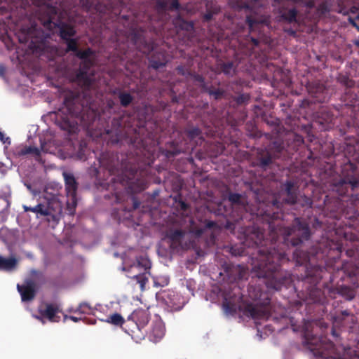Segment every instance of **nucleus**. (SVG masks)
I'll return each mask as SVG.
<instances>
[{"instance_id":"obj_45","label":"nucleus","mask_w":359,"mask_h":359,"mask_svg":"<svg viewBox=\"0 0 359 359\" xmlns=\"http://www.w3.org/2000/svg\"><path fill=\"white\" fill-rule=\"evenodd\" d=\"M156 7L158 11H165L168 10V2L165 0H157Z\"/></svg>"},{"instance_id":"obj_4","label":"nucleus","mask_w":359,"mask_h":359,"mask_svg":"<svg viewBox=\"0 0 359 359\" xmlns=\"http://www.w3.org/2000/svg\"><path fill=\"white\" fill-rule=\"evenodd\" d=\"M330 250L331 248L322 249V244L318 243L309 251L296 249L293 252L296 265L305 266V273L301 274L299 280V284L302 285V292L308 300L313 303H321L323 301V292L318 287V284L323 278L326 268L318 264V262L324 259Z\"/></svg>"},{"instance_id":"obj_48","label":"nucleus","mask_w":359,"mask_h":359,"mask_svg":"<svg viewBox=\"0 0 359 359\" xmlns=\"http://www.w3.org/2000/svg\"><path fill=\"white\" fill-rule=\"evenodd\" d=\"M340 83L346 88H352L354 86V81L347 76H343L340 79Z\"/></svg>"},{"instance_id":"obj_43","label":"nucleus","mask_w":359,"mask_h":359,"mask_svg":"<svg viewBox=\"0 0 359 359\" xmlns=\"http://www.w3.org/2000/svg\"><path fill=\"white\" fill-rule=\"evenodd\" d=\"M92 311V307L87 302H81L75 312H79L83 314H90Z\"/></svg>"},{"instance_id":"obj_33","label":"nucleus","mask_w":359,"mask_h":359,"mask_svg":"<svg viewBox=\"0 0 359 359\" xmlns=\"http://www.w3.org/2000/svg\"><path fill=\"white\" fill-rule=\"evenodd\" d=\"M297 10L294 8L289 9L287 12L281 14L283 20L292 23L297 22Z\"/></svg>"},{"instance_id":"obj_51","label":"nucleus","mask_w":359,"mask_h":359,"mask_svg":"<svg viewBox=\"0 0 359 359\" xmlns=\"http://www.w3.org/2000/svg\"><path fill=\"white\" fill-rule=\"evenodd\" d=\"M359 11V0H353V6L350 8V13H355Z\"/></svg>"},{"instance_id":"obj_37","label":"nucleus","mask_w":359,"mask_h":359,"mask_svg":"<svg viewBox=\"0 0 359 359\" xmlns=\"http://www.w3.org/2000/svg\"><path fill=\"white\" fill-rule=\"evenodd\" d=\"M190 77H191L194 81L198 82L199 83V87L202 89V91L205 89H207V83L205 82V78L198 74L192 73L189 75Z\"/></svg>"},{"instance_id":"obj_26","label":"nucleus","mask_w":359,"mask_h":359,"mask_svg":"<svg viewBox=\"0 0 359 359\" xmlns=\"http://www.w3.org/2000/svg\"><path fill=\"white\" fill-rule=\"evenodd\" d=\"M29 154H32L36 156H39L41 154L40 150L37 147H27V146H20L15 149L13 151V155L15 157H20L22 156H25Z\"/></svg>"},{"instance_id":"obj_25","label":"nucleus","mask_w":359,"mask_h":359,"mask_svg":"<svg viewBox=\"0 0 359 359\" xmlns=\"http://www.w3.org/2000/svg\"><path fill=\"white\" fill-rule=\"evenodd\" d=\"M50 66L54 67L55 72L61 76H66L69 70L67 63L62 57L50 60Z\"/></svg>"},{"instance_id":"obj_58","label":"nucleus","mask_w":359,"mask_h":359,"mask_svg":"<svg viewBox=\"0 0 359 359\" xmlns=\"http://www.w3.org/2000/svg\"><path fill=\"white\" fill-rule=\"evenodd\" d=\"M114 102L112 100H107L106 109L109 111V114H110V111H111L114 109Z\"/></svg>"},{"instance_id":"obj_35","label":"nucleus","mask_w":359,"mask_h":359,"mask_svg":"<svg viewBox=\"0 0 359 359\" xmlns=\"http://www.w3.org/2000/svg\"><path fill=\"white\" fill-rule=\"evenodd\" d=\"M225 250L226 252H229L232 256L234 257L243 256L245 253L243 247L238 246L237 245L226 246L225 247Z\"/></svg>"},{"instance_id":"obj_6","label":"nucleus","mask_w":359,"mask_h":359,"mask_svg":"<svg viewBox=\"0 0 359 359\" xmlns=\"http://www.w3.org/2000/svg\"><path fill=\"white\" fill-rule=\"evenodd\" d=\"M25 212H33L37 219L46 220L54 228L62 217V205L57 194L48 191L44 193L42 200L34 206L23 205Z\"/></svg>"},{"instance_id":"obj_14","label":"nucleus","mask_w":359,"mask_h":359,"mask_svg":"<svg viewBox=\"0 0 359 359\" xmlns=\"http://www.w3.org/2000/svg\"><path fill=\"white\" fill-rule=\"evenodd\" d=\"M67 149V151L65 158H70L83 161L88 159L89 151L85 141L76 143L70 142Z\"/></svg>"},{"instance_id":"obj_60","label":"nucleus","mask_w":359,"mask_h":359,"mask_svg":"<svg viewBox=\"0 0 359 359\" xmlns=\"http://www.w3.org/2000/svg\"><path fill=\"white\" fill-rule=\"evenodd\" d=\"M225 227L227 229H236V225L234 223L230 222V221H227L226 223V225H225Z\"/></svg>"},{"instance_id":"obj_11","label":"nucleus","mask_w":359,"mask_h":359,"mask_svg":"<svg viewBox=\"0 0 359 359\" xmlns=\"http://www.w3.org/2000/svg\"><path fill=\"white\" fill-rule=\"evenodd\" d=\"M65 189L67 192V210L68 214L73 215L75 212V208L77 205L76 192L78 189V183L75 177L71 172H64L62 173Z\"/></svg>"},{"instance_id":"obj_1","label":"nucleus","mask_w":359,"mask_h":359,"mask_svg":"<svg viewBox=\"0 0 359 359\" xmlns=\"http://www.w3.org/2000/svg\"><path fill=\"white\" fill-rule=\"evenodd\" d=\"M268 237L264 230L258 226H248L243 229V245L255 248L249 257L252 278L257 283L250 284L249 297L253 304L246 305L243 314L255 320L278 322L287 317L286 311L279 309L278 313L271 305V292L287 287L291 283L290 273L280 269V265L289 260L285 248L297 247L310 239L311 231L309 224L295 217L292 224L278 229L267 222Z\"/></svg>"},{"instance_id":"obj_63","label":"nucleus","mask_w":359,"mask_h":359,"mask_svg":"<svg viewBox=\"0 0 359 359\" xmlns=\"http://www.w3.org/2000/svg\"><path fill=\"white\" fill-rule=\"evenodd\" d=\"M250 41L253 43L254 46L257 47L259 44V41L257 39H255L253 36H250Z\"/></svg>"},{"instance_id":"obj_9","label":"nucleus","mask_w":359,"mask_h":359,"mask_svg":"<svg viewBox=\"0 0 359 359\" xmlns=\"http://www.w3.org/2000/svg\"><path fill=\"white\" fill-rule=\"evenodd\" d=\"M16 35L19 42L28 43V48L34 53L41 52L49 38V34L44 32L36 22L29 27H22Z\"/></svg>"},{"instance_id":"obj_27","label":"nucleus","mask_w":359,"mask_h":359,"mask_svg":"<svg viewBox=\"0 0 359 359\" xmlns=\"http://www.w3.org/2000/svg\"><path fill=\"white\" fill-rule=\"evenodd\" d=\"M292 205H297L304 209H309L312 208L313 200L305 194L301 195L298 193Z\"/></svg>"},{"instance_id":"obj_64","label":"nucleus","mask_w":359,"mask_h":359,"mask_svg":"<svg viewBox=\"0 0 359 359\" xmlns=\"http://www.w3.org/2000/svg\"><path fill=\"white\" fill-rule=\"evenodd\" d=\"M25 256H26L27 258H29V259H34V258L33 253H32V252H25Z\"/></svg>"},{"instance_id":"obj_56","label":"nucleus","mask_w":359,"mask_h":359,"mask_svg":"<svg viewBox=\"0 0 359 359\" xmlns=\"http://www.w3.org/2000/svg\"><path fill=\"white\" fill-rule=\"evenodd\" d=\"M217 226L216 222L214 221H208L205 224V229H211Z\"/></svg>"},{"instance_id":"obj_42","label":"nucleus","mask_w":359,"mask_h":359,"mask_svg":"<svg viewBox=\"0 0 359 359\" xmlns=\"http://www.w3.org/2000/svg\"><path fill=\"white\" fill-rule=\"evenodd\" d=\"M133 40L135 41V44L138 46L139 41L144 44V47L147 49V53H149L153 50L152 44L148 43L144 39H142L140 36L138 34H135L133 36Z\"/></svg>"},{"instance_id":"obj_47","label":"nucleus","mask_w":359,"mask_h":359,"mask_svg":"<svg viewBox=\"0 0 359 359\" xmlns=\"http://www.w3.org/2000/svg\"><path fill=\"white\" fill-rule=\"evenodd\" d=\"M176 71L177 72V74L186 77H188L190 74H191V72L185 69V67L182 65H178L176 67Z\"/></svg>"},{"instance_id":"obj_8","label":"nucleus","mask_w":359,"mask_h":359,"mask_svg":"<svg viewBox=\"0 0 359 359\" xmlns=\"http://www.w3.org/2000/svg\"><path fill=\"white\" fill-rule=\"evenodd\" d=\"M121 270L129 273L128 277L135 279L141 290H144L149 275L148 271L151 266L150 260L146 256L137 257L134 261L130 260L126 255L121 256Z\"/></svg>"},{"instance_id":"obj_16","label":"nucleus","mask_w":359,"mask_h":359,"mask_svg":"<svg viewBox=\"0 0 359 359\" xmlns=\"http://www.w3.org/2000/svg\"><path fill=\"white\" fill-rule=\"evenodd\" d=\"M53 25L57 29V32L61 39L65 42L67 48L69 44L79 42V39L74 37L76 32L73 26L63 22L53 23Z\"/></svg>"},{"instance_id":"obj_15","label":"nucleus","mask_w":359,"mask_h":359,"mask_svg":"<svg viewBox=\"0 0 359 359\" xmlns=\"http://www.w3.org/2000/svg\"><path fill=\"white\" fill-rule=\"evenodd\" d=\"M219 275L224 276V279L226 278L229 282H234L244 278L246 271L245 267L241 264L225 263L223 265V271L219 272Z\"/></svg>"},{"instance_id":"obj_13","label":"nucleus","mask_w":359,"mask_h":359,"mask_svg":"<svg viewBox=\"0 0 359 359\" xmlns=\"http://www.w3.org/2000/svg\"><path fill=\"white\" fill-rule=\"evenodd\" d=\"M159 299L170 311H177L182 309L185 304V299L174 290H165L158 294Z\"/></svg>"},{"instance_id":"obj_39","label":"nucleus","mask_w":359,"mask_h":359,"mask_svg":"<svg viewBox=\"0 0 359 359\" xmlns=\"http://www.w3.org/2000/svg\"><path fill=\"white\" fill-rule=\"evenodd\" d=\"M8 197L6 196H0V215H4L10 206Z\"/></svg>"},{"instance_id":"obj_23","label":"nucleus","mask_w":359,"mask_h":359,"mask_svg":"<svg viewBox=\"0 0 359 359\" xmlns=\"http://www.w3.org/2000/svg\"><path fill=\"white\" fill-rule=\"evenodd\" d=\"M7 233L6 236H2L3 241L7 245L8 249L11 251L12 247L20 242L21 233L18 229L5 230Z\"/></svg>"},{"instance_id":"obj_2","label":"nucleus","mask_w":359,"mask_h":359,"mask_svg":"<svg viewBox=\"0 0 359 359\" xmlns=\"http://www.w3.org/2000/svg\"><path fill=\"white\" fill-rule=\"evenodd\" d=\"M66 52H72L81 60L76 73V81L83 88L84 100L81 109H74L68 105L55 113V124L71 135L78 133L79 123L83 127L90 128L96 121H105L109 116L105 115V109L101 112L97 108V102L103 95L101 87L104 81L100 74L91 69L93 61L90 57L93 55V50L90 48L80 50L76 43L69 44Z\"/></svg>"},{"instance_id":"obj_24","label":"nucleus","mask_w":359,"mask_h":359,"mask_svg":"<svg viewBox=\"0 0 359 359\" xmlns=\"http://www.w3.org/2000/svg\"><path fill=\"white\" fill-rule=\"evenodd\" d=\"M18 264V260L14 257H5L0 255V271L5 272L14 271Z\"/></svg>"},{"instance_id":"obj_21","label":"nucleus","mask_w":359,"mask_h":359,"mask_svg":"<svg viewBox=\"0 0 359 359\" xmlns=\"http://www.w3.org/2000/svg\"><path fill=\"white\" fill-rule=\"evenodd\" d=\"M185 133L189 141L194 144L195 146L201 145L205 142L203 131L198 127H189L185 130Z\"/></svg>"},{"instance_id":"obj_57","label":"nucleus","mask_w":359,"mask_h":359,"mask_svg":"<svg viewBox=\"0 0 359 359\" xmlns=\"http://www.w3.org/2000/svg\"><path fill=\"white\" fill-rule=\"evenodd\" d=\"M184 25L182 27V29H184L187 31L191 30L194 29V24L191 22H183Z\"/></svg>"},{"instance_id":"obj_49","label":"nucleus","mask_w":359,"mask_h":359,"mask_svg":"<svg viewBox=\"0 0 359 359\" xmlns=\"http://www.w3.org/2000/svg\"><path fill=\"white\" fill-rule=\"evenodd\" d=\"M259 22L257 19L253 18L251 16L246 17V23L248 24L250 30L251 31L255 25L257 24Z\"/></svg>"},{"instance_id":"obj_52","label":"nucleus","mask_w":359,"mask_h":359,"mask_svg":"<svg viewBox=\"0 0 359 359\" xmlns=\"http://www.w3.org/2000/svg\"><path fill=\"white\" fill-rule=\"evenodd\" d=\"M12 165H13V163H11L10 168L12 167ZM8 169H9V168L7 165H6L5 163L0 162V173L1 174H2L3 175H5L7 173V171Z\"/></svg>"},{"instance_id":"obj_34","label":"nucleus","mask_w":359,"mask_h":359,"mask_svg":"<svg viewBox=\"0 0 359 359\" xmlns=\"http://www.w3.org/2000/svg\"><path fill=\"white\" fill-rule=\"evenodd\" d=\"M120 104L123 107H128L133 101V97L127 92H123L119 95Z\"/></svg>"},{"instance_id":"obj_31","label":"nucleus","mask_w":359,"mask_h":359,"mask_svg":"<svg viewBox=\"0 0 359 359\" xmlns=\"http://www.w3.org/2000/svg\"><path fill=\"white\" fill-rule=\"evenodd\" d=\"M228 200L233 205V208H245V205L242 202V195L238 193L230 192L228 194Z\"/></svg>"},{"instance_id":"obj_53","label":"nucleus","mask_w":359,"mask_h":359,"mask_svg":"<svg viewBox=\"0 0 359 359\" xmlns=\"http://www.w3.org/2000/svg\"><path fill=\"white\" fill-rule=\"evenodd\" d=\"M350 312L348 310L341 311V313L336 317V319L339 320H343L344 317L349 316Z\"/></svg>"},{"instance_id":"obj_54","label":"nucleus","mask_w":359,"mask_h":359,"mask_svg":"<svg viewBox=\"0 0 359 359\" xmlns=\"http://www.w3.org/2000/svg\"><path fill=\"white\" fill-rule=\"evenodd\" d=\"M214 14H215V13L212 12V11H208L203 15L204 21H205V22L210 21L212 19Z\"/></svg>"},{"instance_id":"obj_50","label":"nucleus","mask_w":359,"mask_h":359,"mask_svg":"<svg viewBox=\"0 0 359 359\" xmlns=\"http://www.w3.org/2000/svg\"><path fill=\"white\" fill-rule=\"evenodd\" d=\"M180 8V4L178 0H173L170 4H168V10L178 11Z\"/></svg>"},{"instance_id":"obj_46","label":"nucleus","mask_w":359,"mask_h":359,"mask_svg":"<svg viewBox=\"0 0 359 359\" xmlns=\"http://www.w3.org/2000/svg\"><path fill=\"white\" fill-rule=\"evenodd\" d=\"M0 141L4 144H6L4 147V150L7 149L8 146H9L11 144V140L9 137L6 136L5 133L0 130Z\"/></svg>"},{"instance_id":"obj_28","label":"nucleus","mask_w":359,"mask_h":359,"mask_svg":"<svg viewBox=\"0 0 359 359\" xmlns=\"http://www.w3.org/2000/svg\"><path fill=\"white\" fill-rule=\"evenodd\" d=\"M219 69L224 75L233 77L236 74L237 66L233 62H221Z\"/></svg>"},{"instance_id":"obj_55","label":"nucleus","mask_w":359,"mask_h":359,"mask_svg":"<svg viewBox=\"0 0 359 359\" xmlns=\"http://www.w3.org/2000/svg\"><path fill=\"white\" fill-rule=\"evenodd\" d=\"M123 91H122L119 88L115 87L114 88L110 89V93L113 95H117L119 97V95L121 94Z\"/></svg>"},{"instance_id":"obj_36","label":"nucleus","mask_w":359,"mask_h":359,"mask_svg":"<svg viewBox=\"0 0 359 359\" xmlns=\"http://www.w3.org/2000/svg\"><path fill=\"white\" fill-rule=\"evenodd\" d=\"M106 322L111 323L114 325H122L125 323V320L121 316V315L116 313L107 318Z\"/></svg>"},{"instance_id":"obj_29","label":"nucleus","mask_w":359,"mask_h":359,"mask_svg":"<svg viewBox=\"0 0 359 359\" xmlns=\"http://www.w3.org/2000/svg\"><path fill=\"white\" fill-rule=\"evenodd\" d=\"M353 0H338L337 12L344 15H348L350 13V8L353 6Z\"/></svg>"},{"instance_id":"obj_20","label":"nucleus","mask_w":359,"mask_h":359,"mask_svg":"<svg viewBox=\"0 0 359 359\" xmlns=\"http://www.w3.org/2000/svg\"><path fill=\"white\" fill-rule=\"evenodd\" d=\"M59 312L58 306L52 304H48L44 310L41 311V316H34L39 319L43 324H45L46 321L43 318H47L51 322H58L60 317H56V313Z\"/></svg>"},{"instance_id":"obj_17","label":"nucleus","mask_w":359,"mask_h":359,"mask_svg":"<svg viewBox=\"0 0 359 359\" xmlns=\"http://www.w3.org/2000/svg\"><path fill=\"white\" fill-rule=\"evenodd\" d=\"M111 123V128H105V132L109 137V142L116 144L119 143L124 136L122 121L120 118H114Z\"/></svg>"},{"instance_id":"obj_40","label":"nucleus","mask_w":359,"mask_h":359,"mask_svg":"<svg viewBox=\"0 0 359 359\" xmlns=\"http://www.w3.org/2000/svg\"><path fill=\"white\" fill-rule=\"evenodd\" d=\"M203 92L208 93L209 95L213 97L215 100L219 99L224 94V90L221 89L212 90L208 86H207V89H205Z\"/></svg>"},{"instance_id":"obj_32","label":"nucleus","mask_w":359,"mask_h":359,"mask_svg":"<svg viewBox=\"0 0 359 359\" xmlns=\"http://www.w3.org/2000/svg\"><path fill=\"white\" fill-rule=\"evenodd\" d=\"M184 231L181 229L170 230L167 233V237L172 243H180L184 236Z\"/></svg>"},{"instance_id":"obj_59","label":"nucleus","mask_w":359,"mask_h":359,"mask_svg":"<svg viewBox=\"0 0 359 359\" xmlns=\"http://www.w3.org/2000/svg\"><path fill=\"white\" fill-rule=\"evenodd\" d=\"M52 24L53 22L50 18L43 22V27L47 29H50Z\"/></svg>"},{"instance_id":"obj_41","label":"nucleus","mask_w":359,"mask_h":359,"mask_svg":"<svg viewBox=\"0 0 359 359\" xmlns=\"http://www.w3.org/2000/svg\"><path fill=\"white\" fill-rule=\"evenodd\" d=\"M153 281L154 287H164L168 285L169 278L167 276L154 277Z\"/></svg>"},{"instance_id":"obj_12","label":"nucleus","mask_w":359,"mask_h":359,"mask_svg":"<svg viewBox=\"0 0 359 359\" xmlns=\"http://www.w3.org/2000/svg\"><path fill=\"white\" fill-rule=\"evenodd\" d=\"M280 190L285 195V197L281 201L278 198H274L272 205L277 209L281 208L283 204L293 205L296 200V196L299 193L296 183L293 180H286L280 184Z\"/></svg>"},{"instance_id":"obj_38","label":"nucleus","mask_w":359,"mask_h":359,"mask_svg":"<svg viewBox=\"0 0 359 359\" xmlns=\"http://www.w3.org/2000/svg\"><path fill=\"white\" fill-rule=\"evenodd\" d=\"M250 95L248 93H242L233 97V101L238 105L247 104L250 100Z\"/></svg>"},{"instance_id":"obj_10","label":"nucleus","mask_w":359,"mask_h":359,"mask_svg":"<svg viewBox=\"0 0 359 359\" xmlns=\"http://www.w3.org/2000/svg\"><path fill=\"white\" fill-rule=\"evenodd\" d=\"M289 154L283 141L278 140L272 142L267 148L259 152L257 158V165L263 170H266L273 163L274 160L286 161Z\"/></svg>"},{"instance_id":"obj_22","label":"nucleus","mask_w":359,"mask_h":359,"mask_svg":"<svg viewBox=\"0 0 359 359\" xmlns=\"http://www.w3.org/2000/svg\"><path fill=\"white\" fill-rule=\"evenodd\" d=\"M165 334V326L161 320H156L153 323L152 328L149 334L150 340L153 342L159 341Z\"/></svg>"},{"instance_id":"obj_44","label":"nucleus","mask_w":359,"mask_h":359,"mask_svg":"<svg viewBox=\"0 0 359 359\" xmlns=\"http://www.w3.org/2000/svg\"><path fill=\"white\" fill-rule=\"evenodd\" d=\"M223 308L225 312L228 314H233L236 313V306L231 305L229 302H227V299L225 298L224 302H223Z\"/></svg>"},{"instance_id":"obj_19","label":"nucleus","mask_w":359,"mask_h":359,"mask_svg":"<svg viewBox=\"0 0 359 359\" xmlns=\"http://www.w3.org/2000/svg\"><path fill=\"white\" fill-rule=\"evenodd\" d=\"M128 321H133L139 330H141L149 320V313L144 309L135 310L128 316Z\"/></svg>"},{"instance_id":"obj_61","label":"nucleus","mask_w":359,"mask_h":359,"mask_svg":"<svg viewBox=\"0 0 359 359\" xmlns=\"http://www.w3.org/2000/svg\"><path fill=\"white\" fill-rule=\"evenodd\" d=\"M67 318H69L70 320H72V321H74L75 323H77L81 320V318H77V317H75L73 316H65V319H67Z\"/></svg>"},{"instance_id":"obj_18","label":"nucleus","mask_w":359,"mask_h":359,"mask_svg":"<svg viewBox=\"0 0 359 359\" xmlns=\"http://www.w3.org/2000/svg\"><path fill=\"white\" fill-rule=\"evenodd\" d=\"M17 289L21 296L22 302L32 301L36 293V286L35 283L32 280H26L25 284L17 285Z\"/></svg>"},{"instance_id":"obj_62","label":"nucleus","mask_w":359,"mask_h":359,"mask_svg":"<svg viewBox=\"0 0 359 359\" xmlns=\"http://www.w3.org/2000/svg\"><path fill=\"white\" fill-rule=\"evenodd\" d=\"M348 22H350V24L353 26L354 27H355L356 29H359V26L357 25V23L355 22V20L353 18H352L351 17H349L348 18Z\"/></svg>"},{"instance_id":"obj_30","label":"nucleus","mask_w":359,"mask_h":359,"mask_svg":"<svg viewBox=\"0 0 359 359\" xmlns=\"http://www.w3.org/2000/svg\"><path fill=\"white\" fill-rule=\"evenodd\" d=\"M161 60H156V57H151L149 60V67L155 70L164 67L168 63L165 55H160Z\"/></svg>"},{"instance_id":"obj_3","label":"nucleus","mask_w":359,"mask_h":359,"mask_svg":"<svg viewBox=\"0 0 359 359\" xmlns=\"http://www.w3.org/2000/svg\"><path fill=\"white\" fill-rule=\"evenodd\" d=\"M105 172L111 177L107 180H104L101 184L106 186V189L113 191L116 203H121V199L118 189H126L127 187L133 191H141L146 188L144 180L139 177V174L135 168H133L127 161L126 156L113 152L102 153L97 158V163L94 162L88 169V173L97 180L102 178Z\"/></svg>"},{"instance_id":"obj_5","label":"nucleus","mask_w":359,"mask_h":359,"mask_svg":"<svg viewBox=\"0 0 359 359\" xmlns=\"http://www.w3.org/2000/svg\"><path fill=\"white\" fill-rule=\"evenodd\" d=\"M302 332L310 359H359L358 346H336L332 341L314 335L306 325Z\"/></svg>"},{"instance_id":"obj_7","label":"nucleus","mask_w":359,"mask_h":359,"mask_svg":"<svg viewBox=\"0 0 359 359\" xmlns=\"http://www.w3.org/2000/svg\"><path fill=\"white\" fill-rule=\"evenodd\" d=\"M327 184L330 191L339 196H348L359 186V170L351 162L345 163L341 174L331 177Z\"/></svg>"}]
</instances>
